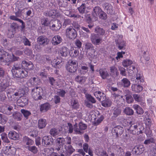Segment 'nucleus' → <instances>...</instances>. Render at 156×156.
Masks as SVG:
<instances>
[{"label": "nucleus", "instance_id": "f257e3e1", "mask_svg": "<svg viewBox=\"0 0 156 156\" xmlns=\"http://www.w3.org/2000/svg\"><path fill=\"white\" fill-rule=\"evenodd\" d=\"M43 90L41 87H36L31 90V94L33 98L36 100L42 99Z\"/></svg>", "mask_w": 156, "mask_h": 156}, {"label": "nucleus", "instance_id": "f03ea898", "mask_svg": "<svg viewBox=\"0 0 156 156\" xmlns=\"http://www.w3.org/2000/svg\"><path fill=\"white\" fill-rule=\"evenodd\" d=\"M66 70L71 73H75L77 69V64L76 61L71 60L66 64Z\"/></svg>", "mask_w": 156, "mask_h": 156}, {"label": "nucleus", "instance_id": "7ed1b4c3", "mask_svg": "<svg viewBox=\"0 0 156 156\" xmlns=\"http://www.w3.org/2000/svg\"><path fill=\"white\" fill-rule=\"evenodd\" d=\"M129 124L130 125L129 130L130 132L133 135L136 134L138 132V129L140 126L139 122H134L131 121L130 122Z\"/></svg>", "mask_w": 156, "mask_h": 156}, {"label": "nucleus", "instance_id": "20e7f679", "mask_svg": "<svg viewBox=\"0 0 156 156\" xmlns=\"http://www.w3.org/2000/svg\"><path fill=\"white\" fill-rule=\"evenodd\" d=\"M85 49L87 52L90 57H93L94 56V53L95 50L94 47L90 43H86L85 44Z\"/></svg>", "mask_w": 156, "mask_h": 156}, {"label": "nucleus", "instance_id": "39448f33", "mask_svg": "<svg viewBox=\"0 0 156 156\" xmlns=\"http://www.w3.org/2000/svg\"><path fill=\"white\" fill-rule=\"evenodd\" d=\"M90 40L92 43L95 45H99L102 41V38L96 34H91Z\"/></svg>", "mask_w": 156, "mask_h": 156}, {"label": "nucleus", "instance_id": "423d86ee", "mask_svg": "<svg viewBox=\"0 0 156 156\" xmlns=\"http://www.w3.org/2000/svg\"><path fill=\"white\" fill-rule=\"evenodd\" d=\"M53 139L51 136H45L42 139V144L45 147L52 145L53 144Z\"/></svg>", "mask_w": 156, "mask_h": 156}, {"label": "nucleus", "instance_id": "0eeeda50", "mask_svg": "<svg viewBox=\"0 0 156 156\" xmlns=\"http://www.w3.org/2000/svg\"><path fill=\"white\" fill-rule=\"evenodd\" d=\"M62 26L61 22L58 19H55L52 21V23L50 24V28L52 30L58 31Z\"/></svg>", "mask_w": 156, "mask_h": 156}, {"label": "nucleus", "instance_id": "6e6552de", "mask_svg": "<svg viewBox=\"0 0 156 156\" xmlns=\"http://www.w3.org/2000/svg\"><path fill=\"white\" fill-rule=\"evenodd\" d=\"M66 32L67 37L70 39H74L76 37V31L72 27L67 28Z\"/></svg>", "mask_w": 156, "mask_h": 156}, {"label": "nucleus", "instance_id": "1a4fd4ad", "mask_svg": "<svg viewBox=\"0 0 156 156\" xmlns=\"http://www.w3.org/2000/svg\"><path fill=\"white\" fill-rule=\"evenodd\" d=\"M16 89L11 88H9V86L8 88H6L5 92L6 93L9 99V100L14 101H15L17 99V98L13 97V95H11L13 93L15 92Z\"/></svg>", "mask_w": 156, "mask_h": 156}, {"label": "nucleus", "instance_id": "9d476101", "mask_svg": "<svg viewBox=\"0 0 156 156\" xmlns=\"http://www.w3.org/2000/svg\"><path fill=\"white\" fill-rule=\"evenodd\" d=\"M12 73L16 77L20 78L26 77L28 74L27 71L23 69Z\"/></svg>", "mask_w": 156, "mask_h": 156}, {"label": "nucleus", "instance_id": "9b49d317", "mask_svg": "<svg viewBox=\"0 0 156 156\" xmlns=\"http://www.w3.org/2000/svg\"><path fill=\"white\" fill-rule=\"evenodd\" d=\"M37 41L38 43L41 45L44 46L48 45L49 41L45 36H41L37 38Z\"/></svg>", "mask_w": 156, "mask_h": 156}, {"label": "nucleus", "instance_id": "f8f14e48", "mask_svg": "<svg viewBox=\"0 0 156 156\" xmlns=\"http://www.w3.org/2000/svg\"><path fill=\"white\" fill-rule=\"evenodd\" d=\"M10 27L11 29L9 30L8 35L9 37H13L16 30L18 28V26L17 23H13L11 24Z\"/></svg>", "mask_w": 156, "mask_h": 156}, {"label": "nucleus", "instance_id": "ddd939ff", "mask_svg": "<svg viewBox=\"0 0 156 156\" xmlns=\"http://www.w3.org/2000/svg\"><path fill=\"white\" fill-rule=\"evenodd\" d=\"M144 151V147L142 145H139L135 146L132 150L133 153L137 154H141Z\"/></svg>", "mask_w": 156, "mask_h": 156}, {"label": "nucleus", "instance_id": "4468645a", "mask_svg": "<svg viewBox=\"0 0 156 156\" xmlns=\"http://www.w3.org/2000/svg\"><path fill=\"white\" fill-rule=\"evenodd\" d=\"M17 103L19 106L23 107L27 104L28 98L25 96L21 97L17 100Z\"/></svg>", "mask_w": 156, "mask_h": 156}, {"label": "nucleus", "instance_id": "2eb2a0df", "mask_svg": "<svg viewBox=\"0 0 156 156\" xmlns=\"http://www.w3.org/2000/svg\"><path fill=\"white\" fill-rule=\"evenodd\" d=\"M12 107L7 105H6L3 107L2 110V112L4 114L9 115L12 114Z\"/></svg>", "mask_w": 156, "mask_h": 156}, {"label": "nucleus", "instance_id": "dca6fc26", "mask_svg": "<svg viewBox=\"0 0 156 156\" xmlns=\"http://www.w3.org/2000/svg\"><path fill=\"white\" fill-rule=\"evenodd\" d=\"M9 86L6 80H4L0 83V92H5L6 88Z\"/></svg>", "mask_w": 156, "mask_h": 156}, {"label": "nucleus", "instance_id": "f3484780", "mask_svg": "<svg viewBox=\"0 0 156 156\" xmlns=\"http://www.w3.org/2000/svg\"><path fill=\"white\" fill-rule=\"evenodd\" d=\"M114 130L115 133L116 137H118L123 133L124 129L121 126H118L114 128Z\"/></svg>", "mask_w": 156, "mask_h": 156}, {"label": "nucleus", "instance_id": "a211bd4d", "mask_svg": "<svg viewBox=\"0 0 156 156\" xmlns=\"http://www.w3.org/2000/svg\"><path fill=\"white\" fill-rule=\"evenodd\" d=\"M94 95L100 101H104L105 99H106L105 94L101 91H96L94 93Z\"/></svg>", "mask_w": 156, "mask_h": 156}, {"label": "nucleus", "instance_id": "6ab92c4d", "mask_svg": "<svg viewBox=\"0 0 156 156\" xmlns=\"http://www.w3.org/2000/svg\"><path fill=\"white\" fill-rule=\"evenodd\" d=\"M121 110L117 108H115L112 111V116L111 118L113 120L115 119L121 113Z\"/></svg>", "mask_w": 156, "mask_h": 156}, {"label": "nucleus", "instance_id": "aec40b11", "mask_svg": "<svg viewBox=\"0 0 156 156\" xmlns=\"http://www.w3.org/2000/svg\"><path fill=\"white\" fill-rule=\"evenodd\" d=\"M62 41V39L61 37L59 35H56L53 37L51 40V42L52 44L54 45H56Z\"/></svg>", "mask_w": 156, "mask_h": 156}, {"label": "nucleus", "instance_id": "412c9836", "mask_svg": "<svg viewBox=\"0 0 156 156\" xmlns=\"http://www.w3.org/2000/svg\"><path fill=\"white\" fill-rule=\"evenodd\" d=\"M9 137L14 140L19 139V135L18 133L15 131H10L8 134Z\"/></svg>", "mask_w": 156, "mask_h": 156}, {"label": "nucleus", "instance_id": "4be33fe9", "mask_svg": "<svg viewBox=\"0 0 156 156\" xmlns=\"http://www.w3.org/2000/svg\"><path fill=\"white\" fill-rule=\"evenodd\" d=\"M131 88L133 91L136 93H139L143 89V87L141 86L136 84H133L131 86Z\"/></svg>", "mask_w": 156, "mask_h": 156}, {"label": "nucleus", "instance_id": "5701e85b", "mask_svg": "<svg viewBox=\"0 0 156 156\" xmlns=\"http://www.w3.org/2000/svg\"><path fill=\"white\" fill-rule=\"evenodd\" d=\"M70 105L72 108L76 109H78L80 106L78 101L74 98H73L71 100Z\"/></svg>", "mask_w": 156, "mask_h": 156}, {"label": "nucleus", "instance_id": "b1692460", "mask_svg": "<svg viewBox=\"0 0 156 156\" xmlns=\"http://www.w3.org/2000/svg\"><path fill=\"white\" fill-rule=\"evenodd\" d=\"M47 124V122L45 119H41L38 120L37 126L39 129L45 128Z\"/></svg>", "mask_w": 156, "mask_h": 156}, {"label": "nucleus", "instance_id": "393cba45", "mask_svg": "<svg viewBox=\"0 0 156 156\" xmlns=\"http://www.w3.org/2000/svg\"><path fill=\"white\" fill-rule=\"evenodd\" d=\"M50 107L51 105L49 103H45L40 106V111L43 112H46L50 109Z\"/></svg>", "mask_w": 156, "mask_h": 156}, {"label": "nucleus", "instance_id": "a878e982", "mask_svg": "<svg viewBox=\"0 0 156 156\" xmlns=\"http://www.w3.org/2000/svg\"><path fill=\"white\" fill-rule=\"evenodd\" d=\"M133 108L136 110V113L138 115H142L144 113V110L142 108L137 105H135Z\"/></svg>", "mask_w": 156, "mask_h": 156}, {"label": "nucleus", "instance_id": "bb28decb", "mask_svg": "<svg viewBox=\"0 0 156 156\" xmlns=\"http://www.w3.org/2000/svg\"><path fill=\"white\" fill-rule=\"evenodd\" d=\"M22 64L24 65L25 66L28 70H31L33 69L34 66L31 62L29 61H22Z\"/></svg>", "mask_w": 156, "mask_h": 156}, {"label": "nucleus", "instance_id": "cd10ccee", "mask_svg": "<svg viewBox=\"0 0 156 156\" xmlns=\"http://www.w3.org/2000/svg\"><path fill=\"white\" fill-rule=\"evenodd\" d=\"M49 133L51 136L55 137L60 134V130L55 128H52L50 130Z\"/></svg>", "mask_w": 156, "mask_h": 156}, {"label": "nucleus", "instance_id": "c85d7f7f", "mask_svg": "<svg viewBox=\"0 0 156 156\" xmlns=\"http://www.w3.org/2000/svg\"><path fill=\"white\" fill-rule=\"evenodd\" d=\"M13 118L17 121H20L21 120L23 116L22 114L18 112H15L12 115Z\"/></svg>", "mask_w": 156, "mask_h": 156}, {"label": "nucleus", "instance_id": "c756f323", "mask_svg": "<svg viewBox=\"0 0 156 156\" xmlns=\"http://www.w3.org/2000/svg\"><path fill=\"white\" fill-rule=\"evenodd\" d=\"M29 81L31 84L34 85H39L41 83L40 80L37 77H34L33 78H31L29 80Z\"/></svg>", "mask_w": 156, "mask_h": 156}, {"label": "nucleus", "instance_id": "7c9ffc66", "mask_svg": "<svg viewBox=\"0 0 156 156\" xmlns=\"http://www.w3.org/2000/svg\"><path fill=\"white\" fill-rule=\"evenodd\" d=\"M66 140L63 137H58L55 141L56 145L63 146Z\"/></svg>", "mask_w": 156, "mask_h": 156}, {"label": "nucleus", "instance_id": "2f4dec72", "mask_svg": "<svg viewBox=\"0 0 156 156\" xmlns=\"http://www.w3.org/2000/svg\"><path fill=\"white\" fill-rule=\"evenodd\" d=\"M22 66V64L19 63H15L13 65L12 69V73L15 72L16 71L20 70L23 69Z\"/></svg>", "mask_w": 156, "mask_h": 156}, {"label": "nucleus", "instance_id": "473e14b6", "mask_svg": "<svg viewBox=\"0 0 156 156\" xmlns=\"http://www.w3.org/2000/svg\"><path fill=\"white\" fill-rule=\"evenodd\" d=\"M79 13L81 14L85 13L86 9V5L85 3H83L80 7L77 8Z\"/></svg>", "mask_w": 156, "mask_h": 156}, {"label": "nucleus", "instance_id": "72a5a7b5", "mask_svg": "<svg viewBox=\"0 0 156 156\" xmlns=\"http://www.w3.org/2000/svg\"><path fill=\"white\" fill-rule=\"evenodd\" d=\"M23 140L24 143L29 146L32 145L34 143V141L32 140L26 136L23 137Z\"/></svg>", "mask_w": 156, "mask_h": 156}, {"label": "nucleus", "instance_id": "f704fd0d", "mask_svg": "<svg viewBox=\"0 0 156 156\" xmlns=\"http://www.w3.org/2000/svg\"><path fill=\"white\" fill-rule=\"evenodd\" d=\"M100 76L103 79H105L109 76L107 71L104 69H100L99 71Z\"/></svg>", "mask_w": 156, "mask_h": 156}, {"label": "nucleus", "instance_id": "c9c22d12", "mask_svg": "<svg viewBox=\"0 0 156 156\" xmlns=\"http://www.w3.org/2000/svg\"><path fill=\"white\" fill-rule=\"evenodd\" d=\"M101 101L102 106L105 107H109L111 106L112 101L109 99H105L104 101Z\"/></svg>", "mask_w": 156, "mask_h": 156}, {"label": "nucleus", "instance_id": "e433bc0d", "mask_svg": "<svg viewBox=\"0 0 156 156\" xmlns=\"http://www.w3.org/2000/svg\"><path fill=\"white\" fill-rule=\"evenodd\" d=\"M136 65L133 64L127 69V71L129 75H133V73L136 72Z\"/></svg>", "mask_w": 156, "mask_h": 156}, {"label": "nucleus", "instance_id": "4c0bfd02", "mask_svg": "<svg viewBox=\"0 0 156 156\" xmlns=\"http://www.w3.org/2000/svg\"><path fill=\"white\" fill-rule=\"evenodd\" d=\"M123 112L127 115L131 116L134 114L133 110L129 107H126L123 110Z\"/></svg>", "mask_w": 156, "mask_h": 156}, {"label": "nucleus", "instance_id": "58836bf2", "mask_svg": "<svg viewBox=\"0 0 156 156\" xmlns=\"http://www.w3.org/2000/svg\"><path fill=\"white\" fill-rule=\"evenodd\" d=\"M8 120V117L3 114L0 113V124L4 125Z\"/></svg>", "mask_w": 156, "mask_h": 156}, {"label": "nucleus", "instance_id": "ea45409f", "mask_svg": "<svg viewBox=\"0 0 156 156\" xmlns=\"http://www.w3.org/2000/svg\"><path fill=\"white\" fill-rule=\"evenodd\" d=\"M105 9L107 10L108 13L111 14L113 12V7L109 3H106L105 4Z\"/></svg>", "mask_w": 156, "mask_h": 156}, {"label": "nucleus", "instance_id": "a19ab883", "mask_svg": "<svg viewBox=\"0 0 156 156\" xmlns=\"http://www.w3.org/2000/svg\"><path fill=\"white\" fill-rule=\"evenodd\" d=\"M95 32L100 35H103L105 34V31L102 28L97 26L95 29Z\"/></svg>", "mask_w": 156, "mask_h": 156}, {"label": "nucleus", "instance_id": "79ce46f5", "mask_svg": "<svg viewBox=\"0 0 156 156\" xmlns=\"http://www.w3.org/2000/svg\"><path fill=\"white\" fill-rule=\"evenodd\" d=\"M122 84L124 87H128L130 85V81L126 78H124L121 80Z\"/></svg>", "mask_w": 156, "mask_h": 156}, {"label": "nucleus", "instance_id": "37998d69", "mask_svg": "<svg viewBox=\"0 0 156 156\" xmlns=\"http://www.w3.org/2000/svg\"><path fill=\"white\" fill-rule=\"evenodd\" d=\"M102 11V9L99 7L96 6L93 9V14L94 16H98Z\"/></svg>", "mask_w": 156, "mask_h": 156}, {"label": "nucleus", "instance_id": "c03bdc74", "mask_svg": "<svg viewBox=\"0 0 156 156\" xmlns=\"http://www.w3.org/2000/svg\"><path fill=\"white\" fill-rule=\"evenodd\" d=\"M7 54V52L3 50H0V62L3 63L4 59Z\"/></svg>", "mask_w": 156, "mask_h": 156}, {"label": "nucleus", "instance_id": "a18cd8bd", "mask_svg": "<svg viewBox=\"0 0 156 156\" xmlns=\"http://www.w3.org/2000/svg\"><path fill=\"white\" fill-rule=\"evenodd\" d=\"M68 48L66 47H62L60 50V54L63 57H66L67 55V51Z\"/></svg>", "mask_w": 156, "mask_h": 156}, {"label": "nucleus", "instance_id": "49530a36", "mask_svg": "<svg viewBox=\"0 0 156 156\" xmlns=\"http://www.w3.org/2000/svg\"><path fill=\"white\" fill-rule=\"evenodd\" d=\"M133 64V61L129 59H126L124 60L122 62L123 66L125 67L129 66Z\"/></svg>", "mask_w": 156, "mask_h": 156}, {"label": "nucleus", "instance_id": "de8ad7c7", "mask_svg": "<svg viewBox=\"0 0 156 156\" xmlns=\"http://www.w3.org/2000/svg\"><path fill=\"white\" fill-rule=\"evenodd\" d=\"M69 54L70 56L72 57H76L79 54L78 49H72L70 51Z\"/></svg>", "mask_w": 156, "mask_h": 156}, {"label": "nucleus", "instance_id": "09e8293b", "mask_svg": "<svg viewBox=\"0 0 156 156\" xmlns=\"http://www.w3.org/2000/svg\"><path fill=\"white\" fill-rule=\"evenodd\" d=\"M56 11L55 10H50L47 12H44V15L45 16H55L56 14Z\"/></svg>", "mask_w": 156, "mask_h": 156}, {"label": "nucleus", "instance_id": "8fccbe9b", "mask_svg": "<svg viewBox=\"0 0 156 156\" xmlns=\"http://www.w3.org/2000/svg\"><path fill=\"white\" fill-rule=\"evenodd\" d=\"M27 148L29 151L32 152L34 154H36L38 151L37 148L35 146H27L26 147Z\"/></svg>", "mask_w": 156, "mask_h": 156}, {"label": "nucleus", "instance_id": "3c124183", "mask_svg": "<svg viewBox=\"0 0 156 156\" xmlns=\"http://www.w3.org/2000/svg\"><path fill=\"white\" fill-rule=\"evenodd\" d=\"M86 79L87 78L85 76H78L75 78V80L77 82L82 83L85 82Z\"/></svg>", "mask_w": 156, "mask_h": 156}, {"label": "nucleus", "instance_id": "603ef678", "mask_svg": "<svg viewBox=\"0 0 156 156\" xmlns=\"http://www.w3.org/2000/svg\"><path fill=\"white\" fill-rule=\"evenodd\" d=\"M104 116L101 115L98 119H96V118L94 119V121L93 122L94 126H97L99 125L104 119Z\"/></svg>", "mask_w": 156, "mask_h": 156}, {"label": "nucleus", "instance_id": "864d4df0", "mask_svg": "<svg viewBox=\"0 0 156 156\" xmlns=\"http://www.w3.org/2000/svg\"><path fill=\"white\" fill-rule=\"evenodd\" d=\"M21 113L23 114L24 116L26 118L28 119V117L31 114V112L27 110L23 109L21 110Z\"/></svg>", "mask_w": 156, "mask_h": 156}, {"label": "nucleus", "instance_id": "5fc2aeb1", "mask_svg": "<svg viewBox=\"0 0 156 156\" xmlns=\"http://www.w3.org/2000/svg\"><path fill=\"white\" fill-rule=\"evenodd\" d=\"M7 55H6V57H5L4 59V61H3L2 63L6 64V63L10 62H11V59L12 58V55H10L7 52Z\"/></svg>", "mask_w": 156, "mask_h": 156}, {"label": "nucleus", "instance_id": "6e6d98bb", "mask_svg": "<svg viewBox=\"0 0 156 156\" xmlns=\"http://www.w3.org/2000/svg\"><path fill=\"white\" fill-rule=\"evenodd\" d=\"M115 42L118 44V48L119 49L121 50L123 49L125 45V42L124 41H122L120 42H119L118 40H115Z\"/></svg>", "mask_w": 156, "mask_h": 156}, {"label": "nucleus", "instance_id": "4d7b16f0", "mask_svg": "<svg viewBox=\"0 0 156 156\" xmlns=\"http://www.w3.org/2000/svg\"><path fill=\"white\" fill-rule=\"evenodd\" d=\"M22 41L25 45L28 46H30L31 45L30 42L25 36L22 37Z\"/></svg>", "mask_w": 156, "mask_h": 156}, {"label": "nucleus", "instance_id": "13d9d810", "mask_svg": "<svg viewBox=\"0 0 156 156\" xmlns=\"http://www.w3.org/2000/svg\"><path fill=\"white\" fill-rule=\"evenodd\" d=\"M98 16L100 19L103 20H105L107 18V14L102 10Z\"/></svg>", "mask_w": 156, "mask_h": 156}, {"label": "nucleus", "instance_id": "bf43d9fd", "mask_svg": "<svg viewBox=\"0 0 156 156\" xmlns=\"http://www.w3.org/2000/svg\"><path fill=\"white\" fill-rule=\"evenodd\" d=\"M136 79L135 80V82L139 83H140L143 82L144 81L142 77L140 76V74H137L136 75Z\"/></svg>", "mask_w": 156, "mask_h": 156}, {"label": "nucleus", "instance_id": "052dcab7", "mask_svg": "<svg viewBox=\"0 0 156 156\" xmlns=\"http://www.w3.org/2000/svg\"><path fill=\"white\" fill-rule=\"evenodd\" d=\"M85 96L86 98L89 101L93 103H94L96 102V101L94 98L92 97L91 95L87 94L85 95Z\"/></svg>", "mask_w": 156, "mask_h": 156}, {"label": "nucleus", "instance_id": "680f3d73", "mask_svg": "<svg viewBox=\"0 0 156 156\" xmlns=\"http://www.w3.org/2000/svg\"><path fill=\"white\" fill-rule=\"evenodd\" d=\"M73 127L74 128V131L76 134H82L84 132L83 131L80 130L79 129L77 128V123H76L74 125Z\"/></svg>", "mask_w": 156, "mask_h": 156}, {"label": "nucleus", "instance_id": "e2e57ef3", "mask_svg": "<svg viewBox=\"0 0 156 156\" xmlns=\"http://www.w3.org/2000/svg\"><path fill=\"white\" fill-rule=\"evenodd\" d=\"M110 72L112 74H116L117 76L119 74L117 69L114 66L110 67Z\"/></svg>", "mask_w": 156, "mask_h": 156}, {"label": "nucleus", "instance_id": "0e129e2a", "mask_svg": "<svg viewBox=\"0 0 156 156\" xmlns=\"http://www.w3.org/2000/svg\"><path fill=\"white\" fill-rule=\"evenodd\" d=\"M88 68L87 66H82L81 69L80 70V73L81 74H85L88 72Z\"/></svg>", "mask_w": 156, "mask_h": 156}, {"label": "nucleus", "instance_id": "69168bd1", "mask_svg": "<svg viewBox=\"0 0 156 156\" xmlns=\"http://www.w3.org/2000/svg\"><path fill=\"white\" fill-rule=\"evenodd\" d=\"M1 139L5 143H9V141L8 139L6 134L5 133H2L1 135Z\"/></svg>", "mask_w": 156, "mask_h": 156}, {"label": "nucleus", "instance_id": "338daca9", "mask_svg": "<svg viewBox=\"0 0 156 156\" xmlns=\"http://www.w3.org/2000/svg\"><path fill=\"white\" fill-rule=\"evenodd\" d=\"M48 81L52 86H54L56 83L55 80L52 77H48Z\"/></svg>", "mask_w": 156, "mask_h": 156}, {"label": "nucleus", "instance_id": "774afa93", "mask_svg": "<svg viewBox=\"0 0 156 156\" xmlns=\"http://www.w3.org/2000/svg\"><path fill=\"white\" fill-rule=\"evenodd\" d=\"M79 127L80 130L82 131L85 129L87 128V125L82 122H80L79 124Z\"/></svg>", "mask_w": 156, "mask_h": 156}]
</instances>
